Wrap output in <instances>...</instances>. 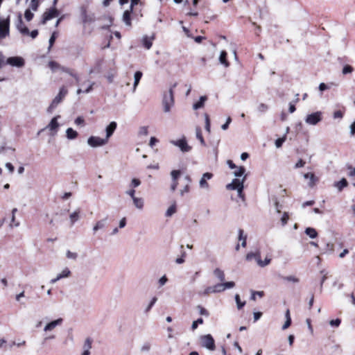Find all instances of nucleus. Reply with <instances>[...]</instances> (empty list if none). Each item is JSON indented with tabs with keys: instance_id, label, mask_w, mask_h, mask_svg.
Here are the masks:
<instances>
[{
	"instance_id": "nucleus-46",
	"label": "nucleus",
	"mask_w": 355,
	"mask_h": 355,
	"mask_svg": "<svg viewBox=\"0 0 355 355\" xmlns=\"http://www.w3.org/2000/svg\"><path fill=\"white\" fill-rule=\"evenodd\" d=\"M245 171L243 166H240L236 171H234V175L236 177H241Z\"/></svg>"
},
{
	"instance_id": "nucleus-9",
	"label": "nucleus",
	"mask_w": 355,
	"mask_h": 355,
	"mask_svg": "<svg viewBox=\"0 0 355 355\" xmlns=\"http://www.w3.org/2000/svg\"><path fill=\"white\" fill-rule=\"evenodd\" d=\"M58 10L55 8L53 7L43 14L41 23L42 24H45L47 21L53 19V17H58Z\"/></svg>"
},
{
	"instance_id": "nucleus-15",
	"label": "nucleus",
	"mask_w": 355,
	"mask_h": 355,
	"mask_svg": "<svg viewBox=\"0 0 355 355\" xmlns=\"http://www.w3.org/2000/svg\"><path fill=\"white\" fill-rule=\"evenodd\" d=\"M116 126H117L116 123L115 121H112L106 127L105 139H107V140L109 139V138L113 135L114 132L115 131Z\"/></svg>"
},
{
	"instance_id": "nucleus-25",
	"label": "nucleus",
	"mask_w": 355,
	"mask_h": 355,
	"mask_svg": "<svg viewBox=\"0 0 355 355\" xmlns=\"http://www.w3.org/2000/svg\"><path fill=\"white\" fill-rule=\"evenodd\" d=\"M71 275V270L68 268H64L59 274L58 279H64L70 277Z\"/></svg>"
},
{
	"instance_id": "nucleus-29",
	"label": "nucleus",
	"mask_w": 355,
	"mask_h": 355,
	"mask_svg": "<svg viewBox=\"0 0 355 355\" xmlns=\"http://www.w3.org/2000/svg\"><path fill=\"white\" fill-rule=\"evenodd\" d=\"M214 275L220 281L223 282L225 280V273L224 272L217 268L214 270Z\"/></svg>"
},
{
	"instance_id": "nucleus-5",
	"label": "nucleus",
	"mask_w": 355,
	"mask_h": 355,
	"mask_svg": "<svg viewBox=\"0 0 355 355\" xmlns=\"http://www.w3.org/2000/svg\"><path fill=\"white\" fill-rule=\"evenodd\" d=\"M322 119V112L318 111L308 114L305 118V122L311 125H315Z\"/></svg>"
},
{
	"instance_id": "nucleus-60",
	"label": "nucleus",
	"mask_w": 355,
	"mask_h": 355,
	"mask_svg": "<svg viewBox=\"0 0 355 355\" xmlns=\"http://www.w3.org/2000/svg\"><path fill=\"white\" fill-rule=\"evenodd\" d=\"M205 130L209 132H210V121L209 116L207 114H205Z\"/></svg>"
},
{
	"instance_id": "nucleus-54",
	"label": "nucleus",
	"mask_w": 355,
	"mask_h": 355,
	"mask_svg": "<svg viewBox=\"0 0 355 355\" xmlns=\"http://www.w3.org/2000/svg\"><path fill=\"white\" fill-rule=\"evenodd\" d=\"M55 38H56V36H55V33H53L50 39H49V48H48V50L50 51V49H51V47L53 46L55 41Z\"/></svg>"
},
{
	"instance_id": "nucleus-30",
	"label": "nucleus",
	"mask_w": 355,
	"mask_h": 355,
	"mask_svg": "<svg viewBox=\"0 0 355 355\" xmlns=\"http://www.w3.org/2000/svg\"><path fill=\"white\" fill-rule=\"evenodd\" d=\"M48 65H49V67L51 69V71L53 72H54L58 69L61 70V68L62 67L55 61H50L49 62Z\"/></svg>"
},
{
	"instance_id": "nucleus-7",
	"label": "nucleus",
	"mask_w": 355,
	"mask_h": 355,
	"mask_svg": "<svg viewBox=\"0 0 355 355\" xmlns=\"http://www.w3.org/2000/svg\"><path fill=\"white\" fill-rule=\"evenodd\" d=\"M108 142L107 139L91 136L87 139V144L92 148L103 146Z\"/></svg>"
},
{
	"instance_id": "nucleus-16",
	"label": "nucleus",
	"mask_w": 355,
	"mask_h": 355,
	"mask_svg": "<svg viewBox=\"0 0 355 355\" xmlns=\"http://www.w3.org/2000/svg\"><path fill=\"white\" fill-rule=\"evenodd\" d=\"M107 216L96 222L95 225L93 227V232L96 233L98 230L103 229L107 223Z\"/></svg>"
},
{
	"instance_id": "nucleus-41",
	"label": "nucleus",
	"mask_w": 355,
	"mask_h": 355,
	"mask_svg": "<svg viewBox=\"0 0 355 355\" xmlns=\"http://www.w3.org/2000/svg\"><path fill=\"white\" fill-rule=\"evenodd\" d=\"M181 172L180 170H173L171 172L172 181H178V178L180 175Z\"/></svg>"
},
{
	"instance_id": "nucleus-27",
	"label": "nucleus",
	"mask_w": 355,
	"mask_h": 355,
	"mask_svg": "<svg viewBox=\"0 0 355 355\" xmlns=\"http://www.w3.org/2000/svg\"><path fill=\"white\" fill-rule=\"evenodd\" d=\"M305 234L311 239H315L318 236V232L313 227H307L305 230Z\"/></svg>"
},
{
	"instance_id": "nucleus-8",
	"label": "nucleus",
	"mask_w": 355,
	"mask_h": 355,
	"mask_svg": "<svg viewBox=\"0 0 355 355\" xmlns=\"http://www.w3.org/2000/svg\"><path fill=\"white\" fill-rule=\"evenodd\" d=\"M5 64H9L12 67H22L25 64V61L23 58L19 56H14L8 58Z\"/></svg>"
},
{
	"instance_id": "nucleus-6",
	"label": "nucleus",
	"mask_w": 355,
	"mask_h": 355,
	"mask_svg": "<svg viewBox=\"0 0 355 355\" xmlns=\"http://www.w3.org/2000/svg\"><path fill=\"white\" fill-rule=\"evenodd\" d=\"M10 17L0 20V39H4L10 35Z\"/></svg>"
},
{
	"instance_id": "nucleus-56",
	"label": "nucleus",
	"mask_w": 355,
	"mask_h": 355,
	"mask_svg": "<svg viewBox=\"0 0 355 355\" xmlns=\"http://www.w3.org/2000/svg\"><path fill=\"white\" fill-rule=\"evenodd\" d=\"M288 219H289L288 214L287 212H284L281 218L282 225H285L288 223Z\"/></svg>"
},
{
	"instance_id": "nucleus-38",
	"label": "nucleus",
	"mask_w": 355,
	"mask_h": 355,
	"mask_svg": "<svg viewBox=\"0 0 355 355\" xmlns=\"http://www.w3.org/2000/svg\"><path fill=\"white\" fill-rule=\"evenodd\" d=\"M92 340H91V338H87L85 340V343L83 345V350H87L88 352H90V349L92 348Z\"/></svg>"
},
{
	"instance_id": "nucleus-40",
	"label": "nucleus",
	"mask_w": 355,
	"mask_h": 355,
	"mask_svg": "<svg viewBox=\"0 0 355 355\" xmlns=\"http://www.w3.org/2000/svg\"><path fill=\"white\" fill-rule=\"evenodd\" d=\"M282 279L285 281L291 282L293 283H298L300 282L299 278L293 275L282 277Z\"/></svg>"
},
{
	"instance_id": "nucleus-17",
	"label": "nucleus",
	"mask_w": 355,
	"mask_h": 355,
	"mask_svg": "<svg viewBox=\"0 0 355 355\" xmlns=\"http://www.w3.org/2000/svg\"><path fill=\"white\" fill-rule=\"evenodd\" d=\"M348 182L345 178H342L338 182H335L334 186L338 189L339 192L342 191L345 187H347Z\"/></svg>"
},
{
	"instance_id": "nucleus-39",
	"label": "nucleus",
	"mask_w": 355,
	"mask_h": 355,
	"mask_svg": "<svg viewBox=\"0 0 355 355\" xmlns=\"http://www.w3.org/2000/svg\"><path fill=\"white\" fill-rule=\"evenodd\" d=\"M176 212V206L175 205H172L170 206L166 212V216L169 217L171 216L173 214Z\"/></svg>"
},
{
	"instance_id": "nucleus-63",
	"label": "nucleus",
	"mask_w": 355,
	"mask_h": 355,
	"mask_svg": "<svg viewBox=\"0 0 355 355\" xmlns=\"http://www.w3.org/2000/svg\"><path fill=\"white\" fill-rule=\"evenodd\" d=\"M189 184H186L183 189L180 190V194L181 196H183L184 193H189Z\"/></svg>"
},
{
	"instance_id": "nucleus-10",
	"label": "nucleus",
	"mask_w": 355,
	"mask_h": 355,
	"mask_svg": "<svg viewBox=\"0 0 355 355\" xmlns=\"http://www.w3.org/2000/svg\"><path fill=\"white\" fill-rule=\"evenodd\" d=\"M213 177V174L209 172L204 173L200 180L199 185L202 189H209V185L207 182L208 180H210Z\"/></svg>"
},
{
	"instance_id": "nucleus-45",
	"label": "nucleus",
	"mask_w": 355,
	"mask_h": 355,
	"mask_svg": "<svg viewBox=\"0 0 355 355\" xmlns=\"http://www.w3.org/2000/svg\"><path fill=\"white\" fill-rule=\"evenodd\" d=\"M157 301V298L156 297H153L151 299L149 304L146 308L145 312L148 313L152 309V307L154 306V304L156 303Z\"/></svg>"
},
{
	"instance_id": "nucleus-43",
	"label": "nucleus",
	"mask_w": 355,
	"mask_h": 355,
	"mask_svg": "<svg viewBox=\"0 0 355 355\" xmlns=\"http://www.w3.org/2000/svg\"><path fill=\"white\" fill-rule=\"evenodd\" d=\"M210 293H214V290L213 286H208L203 291L200 292L199 295H207Z\"/></svg>"
},
{
	"instance_id": "nucleus-42",
	"label": "nucleus",
	"mask_w": 355,
	"mask_h": 355,
	"mask_svg": "<svg viewBox=\"0 0 355 355\" xmlns=\"http://www.w3.org/2000/svg\"><path fill=\"white\" fill-rule=\"evenodd\" d=\"M214 293H220L224 291V286L223 283H218L214 286H213Z\"/></svg>"
},
{
	"instance_id": "nucleus-4",
	"label": "nucleus",
	"mask_w": 355,
	"mask_h": 355,
	"mask_svg": "<svg viewBox=\"0 0 355 355\" xmlns=\"http://www.w3.org/2000/svg\"><path fill=\"white\" fill-rule=\"evenodd\" d=\"M171 144L178 147L182 153H188L192 149V147L188 144L184 137L178 140H172L171 141Z\"/></svg>"
},
{
	"instance_id": "nucleus-11",
	"label": "nucleus",
	"mask_w": 355,
	"mask_h": 355,
	"mask_svg": "<svg viewBox=\"0 0 355 355\" xmlns=\"http://www.w3.org/2000/svg\"><path fill=\"white\" fill-rule=\"evenodd\" d=\"M245 179V177H244L241 180L238 178L234 179L231 183L228 184L226 186L227 189L235 190L241 186L243 187V183H244Z\"/></svg>"
},
{
	"instance_id": "nucleus-49",
	"label": "nucleus",
	"mask_w": 355,
	"mask_h": 355,
	"mask_svg": "<svg viewBox=\"0 0 355 355\" xmlns=\"http://www.w3.org/2000/svg\"><path fill=\"white\" fill-rule=\"evenodd\" d=\"M286 140V135H284L282 138H278L277 139L275 140V146L277 148H280L283 143Z\"/></svg>"
},
{
	"instance_id": "nucleus-12",
	"label": "nucleus",
	"mask_w": 355,
	"mask_h": 355,
	"mask_svg": "<svg viewBox=\"0 0 355 355\" xmlns=\"http://www.w3.org/2000/svg\"><path fill=\"white\" fill-rule=\"evenodd\" d=\"M60 116L58 115V116H56L55 117H53L50 123H49V125L46 127V129H49L51 131H54L55 132L53 134H55L57 132V130L59 127V124L58 123V119H59Z\"/></svg>"
},
{
	"instance_id": "nucleus-13",
	"label": "nucleus",
	"mask_w": 355,
	"mask_h": 355,
	"mask_svg": "<svg viewBox=\"0 0 355 355\" xmlns=\"http://www.w3.org/2000/svg\"><path fill=\"white\" fill-rule=\"evenodd\" d=\"M62 323V319L58 318L57 320H53L48 323L44 328V331H50L55 329L57 326L60 325Z\"/></svg>"
},
{
	"instance_id": "nucleus-51",
	"label": "nucleus",
	"mask_w": 355,
	"mask_h": 355,
	"mask_svg": "<svg viewBox=\"0 0 355 355\" xmlns=\"http://www.w3.org/2000/svg\"><path fill=\"white\" fill-rule=\"evenodd\" d=\"M203 323V319L202 318H198L197 320L196 321H193L192 324H191V329L192 330H195L197 327H198V325L199 324H202Z\"/></svg>"
},
{
	"instance_id": "nucleus-33",
	"label": "nucleus",
	"mask_w": 355,
	"mask_h": 355,
	"mask_svg": "<svg viewBox=\"0 0 355 355\" xmlns=\"http://www.w3.org/2000/svg\"><path fill=\"white\" fill-rule=\"evenodd\" d=\"M304 178L305 179H309L310 180V182H309V186L310 187H313L314 185L316 179H315V175L313 173H305L304 175Z\"/></svg>"
},
{
	"instance_id": "nucleus-1",
	"label": "nucleus",
	"mask_w": 355,
	"mask_h": 355,
	"mask_svg": "<svg viewBox=\"0 0 355 355\" xmlns=\"http://www.w3.org/2000/svg\"><path fill=\"white\" fill-rule=\"evenodd\" d=\"M177 86V83L173 85L172 87L169 89L168 92L164 94L163 99H162V105L163 110L165 113L170 112L171 108L173 107L175 101H174V94L173 89Z\"/></svg>"
},
{
	"instance_id": "nucleus-52",
	"label": "nucleus",
	"mask_w": 355,
	"mask_h": 355,
	"mask_svg": "<svg viewBox=\"0 0 355 355\" xmlns=\"http://www.w3.org/2000/svg\"><path fill=\"white\" fill-rule=\"evenodd\" d=\"M148 134V130L147 126H141L139 130V135H145L146 136Z\"/></svg>"
},
{
	"instance_id": "nucleus-57",
	"label": "nucleus",
	"mask_w": 355,
	"mask_h": 355,
	"mask_svg": "<svg viewBox=\"0 0 355 355\" xmlns=\"http://www.w3.org/2000/svg\"><path fill=\"white\" fill-rule=\"evenodd\" d=\"M223 284L224 286V290L232 288L235 286V283L234 282H227Z\"/></svg>"
},
{
	"instance_id": "nucleus-20",
	"label": "nucleus",
	"mask_w": 355,
	"mask_h": 355,
	"mask_svg": "<svg viewBox=\"0 0 355 355\" xmlns=\"http://www.w3.org/2000/svg\"><path fill=\"white\" fill-rule=\"evenodd\" d=\"M206 101V96H200L199 101L193 105V110H197L198 109L202 108L204 106V103Z\"/></svg>"
},
{
	"instance_id": "nucleus-53",
	"label": "nucleus",
	"mask_w": 355,
	"mask_h": 355,
	"mask_svg": "<svg viewBox=\"0 0 355 355\" xmlns=\"http://www.w3.org/2000/svg\"><path fill=\"white\" fill-rule=\"evenodd\" d=\"M340 323H341V320L340 319H338V318L335 319V320H331L329 321V324L331 327H339Z\"/></svg>"
},
{
	"instance_id": "nucleus-21",
	"label": "nucleus",
	"mask_w": 355,
	"mask_h": 355,
	"mask_svg": "<svg viewBox=\"0 0 355 355\" xmlns=\"http://www.w3.org/2000/svg\"><path fill=\"white\" fill-rule=\"evenodd\" d=\"M142 72L140 71H137L135 73L134 75V84H133V92L136 90V88L142 77Z\"/></svg>"
},
{
	"instance_id": "nucleus-61",
	"label": "nucleus",
	"mask_w": 355,
	"mask_h": 355,
	"mask_svg": "<svg viewBox=\"0 0 355 355\" xmlns=\"http://www.w3.org/2000/svg\"><path fill=\"white\" fill-rule=\"evenodd\" d=\"M198 309H199V313L200 315L205 316L209 315V312L204 307L199 305L198 306Z\"/></svg>"
},
{
	"instance_id": "nucleus-18",
	"label": "nucleus",
	"mask_w": 355,
	"mask_h": 355,
	"mask_svg": "<svg viewBox=\"0 0 355 355\" xmlns=\"http://www.w3.org/2000/svg\"><path fill=\"white\" fill-rule=\"evenodd\" d=\"M132 11V9L130 7L129 10H126L124 11L123 14V21L127 25L130 26L131 25V17L130 14Z\"/></svg>"
},
{
	"instance_id": "nucleus-2",
	"label": "nucleus",
	"mask_w": 355,
	"mask_h": 355,
	"mask_svg": "<svg viewBox=\"0 0 355 355\" xmlns=\"http://www.w3.org/2000/svg\"><path fill=\"white\" fill-rule=\"evenodd\" d=\"M67 93L68 91L65 88V87H62L60 89L58 94L53 98L51 105H49L48 108V112H51L52 110L55 109L57 107V105L62 102V101L66 96Z\"/></svg>"
},
{
	"instance_id": "nucleus-64",
	"label": "nucleus",
	"mask_w": 355,
	"mask_h": 355,
	"mask_svg": "<svg viewBox=\"0 0 355 355\" xmlns=\"http://www.w3.org/2000/svg\"><path fill=\"white\" fill-rule=\"evenodd\" d=\"M135 192V190L132 188L131 189L126 191L125 193L126 195L129 196L132 199H133L134 198L136 197Z\"/></svg>"
},
{
	"instance_id": "nucleus-34",
	"label": "nucleus",
	"mask_w": 355,
	"mask_h": 355,
	"mask_svg": "<svg viewBox=\"0 0 355 355\" xmlns=\"http://www.w3.org/2000/svg\"><path fill=\"white\" fill-rule=\"evenodd\" d=\"M79 211H75L70 214L69 218L71 225H73L79 219Z\"/></svg>"
},
{
	"instance_id": "nucleus-22",
	"label": "nucleus",
	"mask_w": 355,
	"mask_h": 355,
	"mask_svg": "<svg viewBox=\"0 0 355 355\" xmlns=\"http://www.w3.org/2000/svg\"><path fill=\"white\" fill-rule=\"evenodd\" d=\"M227 53L225 51H222L219 56L220 62L225 67H227L230 65L229 62L227 60Z\"/></svg>"
},
{
	"instance_id": "nucleus-59",
	"label": "nucleus",
	"mask_w": 355,
	"mask_h": 355,
	"mask_svg": "<svg viewBox=\"0 0 355 355\" xmlns=\"http://www.w3.org/2000/svg\"><path fill=\"white\" fill-rule=\"evenodd\" d=\"M74 123L77 125H84L85 120L82 116H78L75 119Z\"/></svg>"
},
{
	"instance_id": "nucleus-19",
	"label": "nucleus",
	"mask_w": 355,
	"mask_h": 355,
	"mask_svg": "<svg viewBox=\"0 0 355 355\" xmlns=\"http://www.w3.org/2000/svg\"><path fill=\"white\" fill-rule=\"evenodd\" d=\"M132 200L133 201V205L137 209L139 210L143 209L144 205V200L142 198L135 197Z\"/></svg>"
},
{
	"instance_id": "nucleus-58",
	"label": "nucleus",
	"mask_w": 355,
	"mask_h": 355,
	"mask_svg": "<svg viewBox=\"0 0 355 355\" xmlns=\"http://www.w3.org/2000/svg\"><path fill=\"white\" fill-rule=\"evenodd\" d=\"M167 282H168V279H167L166 276L164 275L159 278V279L158 280V284H159V286L161 287V286H163L164 285H165Z\"/></svg>"
},
{
	"instance_id": "nucleus-32",
	"label": "nucleus",
	"mask_w": 355,
	"mask_h": 355,
	"mask_svg": "<svg viewBox=\"0 0 355 355\" xmlns=\"http://www.w3.org/2000/svg\"><path fill=\"white\" fill-rule=\"evenodd\" d=\"M196 138L200 141V144L203 146H205V141L202 135L201 129L199 127L196 128Z\"/></svg>"
},
{
	"instance_id": "nucleus-55",
	"label": "nucleus",
	"mask_w": 355,
	"mask_h": 355,
	"mask_svg": "<svg viewBox=\"0 0 355 355\" xmlns=\"http://www.w3.org/2000/svg\"><path fill=\"white\" fill-rule=\"evenodd\" d=\"M353 71V67L350 65H345L343 69V74H347L350 73Z\"/></svg>"
},
{
	"instance_id": "nucleus-37",
	"label": "nucleus",
	"mask_w": 355,
	"mask_h": 355,
	"mask_svg": "<svg viewBox=\"0 0 355 355\" xmlns=\"http://www.w3.org/2000/svg\"><path fill=\"white\" fill-rule=\"evenodd\" d=\"M270 261H271V259L270 258L266 257L265 259L263 261H262L260 257L258 260L257 264L260 267L263 268V267L268 266L270 263Z\"/></svg>"
},
{
	"instance_id": "nucleus-35",
	"label": "nucleus",
	"mask_w": 355,
	"mask_h": 355,
	"mask_svg": "<svg viewBox=\"0 0 355 355\" xmlns=\"http://www.w3.org/2000/svg\"><path fill=\"white\" fill-rule=\"evenodd\" d=\"M66 257L69 259H71L76 261L78 257V253L75 252H71L70 250H67L66 252Z\"/></svg>"
},
{
	"instance_id": "nucleus-48",
	"label": "nucleus",
	"mask_w": 355,
	"mask_h": 355,
	"mask_svg": "<svg viewBox=\"0 0 355 355\" xmlns=\"http://www.w3.org/2000/svg\"><path fill=\"white\" fill-rule=\"evenodd\" d=\"M39 6V1L38 0H31L30 3V8L33 11H36L37 10V8Z\"/></svg>"
},
{
	"instance_id": "nucleus-3",
	"label": "nucleus",
	"mask_w": 355,
	"mask_h": 355,
	"mask_svg": "<svg viewBox=\"0 0 355 355\" xmlns=\"http://www.w3.org/2000/svg\"><path fill=\"white\" fill-rule=\"evenodd\" d=\"M201 346L210 350L214 351L216 349L215 341L211 334H207L200 337Z\"/></svg>"
},
{
	"instance_id": "nucleus-31",
	"label": "nucleus",
	"mask_w": 355,
	"mask_h": 355,
	"mask_svg": "<svg viewBox=\"0 0 355 355\" xmlns=\"http://www.w3.org/2000/svg\"><path fill=\"white\" fill-rule=\"evenodd\" d=\"M81 15H82L83 21L84 23H87V22L93 21V17L92 16L87 15V11L85 8L82 9Z\"/></svg>"
},
{
	"instance_id": "nucleus-36",
	"label": "nucleus",
	"mask_w": 355,
	"mask_h": 355,
	"mask_svg": "<svg viewBox=\"0 0 355 355\" xmlns=\"http://www.w3.org/2000/svg\"><path fill=\"white\" fill-rule=\"evenodd\" d=\"M235 301L238 309H241L245 305V302L241 301L240 296L239 294L235 295Z\"/></svg>"
},
{
	"instance_id": "nucleus-23",
	"label": "nucleus",
	"mask_w": 355,
	"mask_h": 355,
	"mask_svg": "<svg viewBox=\"0 0 355 355\" xmlns=\"http://www.w3.org/2000/svg\"><path fill=\"white\" fill-rule=\"evenodd\" d=\"M66 136L68 139H75L78 137V132L71 128H69L66 130Z\"/></svg>"
},
{
	"instance_id": "nucleus-14",
	"label": "nucleus",
	"mask_w": 355,
	"mask_h": 355,
	"mask_svg": "<svg viewBox=\"0 0 355 355\" xmlns=\"http://www.w3.org/2000/svg\"><path fill=\"white\" fill-rule=\"evenodd\" d=\"M17 28L23 35H28L29 34V30L24 24L21 15H19L18 22L17 24Z\"/></svg>"
},
{
	"instance_id": "nucleus-44",
	"label": "nucleus",
	"mask_w": 355,
	"mask_h": 355,
	"mask_svg": "<svg viewBox=\"0 0 355 355\" xmlns=\"http://www.w3.org/2000/svg\"><path fill=\"white\" fill-rule=\"evenodd\" d=\"M268 110V106L265 103H260L257 107L258 112L264 113Z\"/></svg>"
},
{
	"instance_id": "nucleus-28",
	"label": "nucleus",
	"mask_w": 355,
	"mask_h": 355,
	"mask_svg": "<svg viewBox=\"0 0 355 355\" xmlns=\"http://www.w3.org/2000/svg\"><path fill=\"white\" fill-rule=\"evenodd\" d=\"M239 240L241 241V246L245 248L246 246V240H247V235H244V232L243 230L239 229Z\"/></svg>"
},
{
	"instance_id": "nucleus-26",
	"label": "nucleus",
	"mask_w": 355,
	"mask_h": 355,
	"mask_svg": "<svg viewBox=\"0 0 355 355\" xmlns=\"http://www.w3.org/2000/svg\"><path fill=\"white\" fill-rule=\"evenodd\" d=\"M153 37L149 38L148 36H144L142 40L144 46L147 49H150L153 45Z\"/></svg>"
},
{
	"instance_id": "nucleus-47",
	"label": "nucleus",
	"mask_w": 355,
	"mask_h": 355,
	"mask_svg": "<svg viewBox=\"0 0 355 355\" xmlns=\"http://www.w3.org/2000/svg\"><path fill=\"white\" fill-rule=\"evenodd\" d=\"M33 13L31 11L30 9H26L24 13L25 19L29 21L33 18Z\"/></svg>"
},
{
	"instance_id": "nucleus-50",
	"label": "nucleus",
	"mask_w": 355,
	"mask_h": 355,
	"mask_svg": "<svg viewBox=\"0 0 355 355\" xmlns=\"http://www.w3.org/2000/svg\"><path fill=\"white\" fill-rule=\"evenodd\" d=\"M141 184V181L137 178H133L131 180L130 187H132L133 189L139 187Z\"/></svg>"
},
{
	"instance_id": "nucleus-62",
	"label": "nucleus",
	"mask_w": 355,
	"mask_h": 355,
	"mask_svg": "<svg viewBox=\"0 0 355 355\" xmlns=\"http://www.w3.org/2000/svg\"><path fill=\"white\" fill-rule=\"evenodd\" d=\"M232 122V119L230 116H228L227 118V120H226V122L225 123H224L223 125H222L221 126V128L223 130H226L228 127H229V125L230 124V123Z\"/></svg>"
},
{
	"instance_id": "nucleus-24",
	"label": "nucleus",
	"mask_w": 355,
	"mask_h": 355,
	"mask_svg": "<svg viewBox=\"0 0 355 355\" xmlns=\"http://www.w3.org/2000/svg\"><path fill=\"white\" fill-rule=\"evenodd\" d=\"M260 256L261 254L259 251H257V252H249L246 255V259L248 261H252L253 259H254L257 263Z\"/></svg>"
}]
</instances>
